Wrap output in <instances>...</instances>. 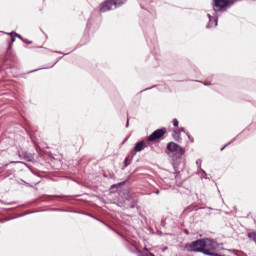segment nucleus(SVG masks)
Returning <instances> with one entry per match:
<instances>
[{
  "label": "nucleus",
  "mask_w": 256,
  "mask_h": 256,
  "mask_svg": "<svg viewBox=\"0 0 256 256\" xmlns=\"http://www.w3.org/2000/svg\"><path fill=\"white\" fill-rule=\"evenodd\" d=\"M167 149H168V151H171L173 153L175 151H178L179 145H177V143H175V142H170L167 145Z\"/></svg>",
  "instance_id": "obj_6"
},
{
  "label": "nucleus",
  "mask_w": 256,
  "mask_h": 256,
  "mask_svg": "<svg viewBox=\"0 0 256 256\" xmlns=\"http://www.w3.org/2000/svg\"><path fill=\"white\" fill-rule=\"evenodd\" d=\"M215 23H216L215 25H217V20H215Z\"/></svg>",
  "instance_id": "obj_12"
},
{
  "label": "nucleus",
  "mask_w": 256,
  "mask_h": 256,
  "mask_svg": "<svg viewBox=\"0 0 256 256\" xmlns=\"http://www.w3.org/2000/svg\"><path fill=\"white\" fill-rule=\"evenodd\" d=\"M208 17H209V19H211V15L210 14H208Z\"/></svg>",
  "instance_id": "obj_10"
},
{
  "label": "nucleus",
  "mask_w": 256,
  "mask_h": 256,
  "mask_svg": "<svg viewBox=\"0 0 256 256\" xmlns=\"http://www.w3.org/2000/svg\"><path fill=\"white\" fill-rule=\"evenodd\" d=\"M173 125H174V127H179V121L177 119H175L173 121Z\"/></svg>",
  "instance_id": "obj_9"
},
{
  "label": "nucleus",
  "mask_w": 256,
  "mask_h": 256,
  "mask_svg": "<svg viewBox=\"0 0 256 256\" xmlns=\"http://www.w3.org/2000/svg\"><path fill=\"white\" fill-rule=\"evenodd\" d=\"M172 136H173L174 139H176V140L181 139V133L178 132V131H174Z\"/></svg>",
  "instance_id": "obj_8"
},
{
  "label": "nucleus",
  "mask_w": 256,
  "mask_h": 256,
  "mask_svg": "<svg viewBox=\"0 0 256 256\" xmlns=\"http://www.w3.org/2000/svg\"><path fill=\"white\" fill-rule=\"evenodd\" d=\"M144 149H145V141H141L136 144V146L134 148V152L139 153V151H143Z\"/></svg>",
  "instance_id": "obj_7"
},
{
  "label": "nucleus",
  "mask_w": 256,
  "mask_h": 256,
  "mask_svg": "<svg viewBox=\"0 0 256 256\" xmlns=\"http://www.w3.org/2000/svg\"><path fill=\"white\" fill-rule=\"evenodd\" d=\"M180 131H183V128H181Z\"/></svg>",
  "instance_id": "obj_13"
},
{
  "label": "nucleus",
  "mask_w": 256,
  "mask_h": 256,
  "mask_svg": "<svg viewBox=\"0 0 256 256\" xmlns=\"http://www.w3.org/2000/svg\"><path fill=\"white\" fill-rule=\"evenodd\" d=\"M126 0H106L102 2L99 6L100 13H107V11H111L113 7L117 9V7H121V5H125Z\"/></svg>",
  "instance_id": "obj_1"
},
{
  "label": "nucleus",
  "mask_w": 256,
  "mask_h": 256,
  "mask_svg": "<svg viewBox=\"0 0 256 256\" xmlns=\"http://www.w3.org/2000/svg\"><path fill=\"white\" fill-rule=\"evenodd\" d=\"M165 135V130L160 129L154 131L148 138V141H155L156 139H161Z\"/></svg>",
  "instance_id": "obj_5"
},
{
  "label": "nucleus",
  "mask_w": 256,
  "mask_h": 256,
  "mask_svg": "<svg viewBox=\"0 0 256 256\" xmlns=\"http://www.w3.org/2000/svg\"><path fill=\"white\" fill-rule=\"evenodd\" d=\"M219 249V243L215 240L204 239V255H215L212 251Z\"/></svg>",
  "instance_id": "obj_2"
},
{
  "label": "nucleus",
  "mask_w": 256,
  "mask_h": 256,
  "mask_svg": "<svg viewBox=\"0 0 256 256\" xmlns=\"http://www.w3.org/2000/svg\"><path fill=\"white\" fill-rule=\"evenodd\" d=\"M189 251L196 253H205V240H197L189 245Z\"/></svg>",
  "instance_id": "obj_4"
},
{
  "label": "nucleus",
  "mask_w": 256,
  "mask_h": 256,
  "mask_svg": "<svg viewBox=\"0 0 256 256\" xmlns=\"http://www.w3.org/2000/svg\"><path fill=\"white\" fill-rule=\"evenodd\" d=\"M127 127H129V121H127Z\"/></svg>",
  "instance_id": "obj_11"
},
{
  "label": "nucleus",
  "mask_w": 256,
  "mask_h": 256,
  "mask_svg": "<svg viewBox=\"0 0 256 256\" xmlns=\"http://www.w3.org/2000/svg\"><path fill=\"white\" fill-rule=\"evenodd\" d=\"M237 0H214L213 7L214 11H222L225 7H231Z\"/></svg>",
  "instance_id": "obj_3"
}]
</instances>
